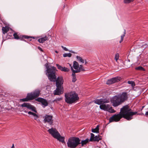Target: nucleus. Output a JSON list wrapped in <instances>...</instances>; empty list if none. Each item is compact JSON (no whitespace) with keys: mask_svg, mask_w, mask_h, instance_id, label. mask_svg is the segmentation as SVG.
I'll use <instances>...</instances> for the list:
<instances>
[{"mask_svg":"<svg viewBox=\"0 0 148 148\" xmlns=\"http://www.w3.org/2000/svg\"><path fill=\"white\" fill-rule=\"evenodd\" d=\"M69 51L72 53H75V52L73 51L72 50H69Z\"/></svg>","mask_w":148,"mask_h":148,"instance_id":"nucleus-48","label":"nucleus"},{"mask_svg":"<svg viewBox=\"0 0 148 148\" xmlns=\"http://www.w3.org/2000/svg\"><path fill=\"white\" fill-rule=\"evenodd\" d=\"M2 30L3 33L5 34L7 33L9 30V27H3L2 28Z\"/></svg>","mask_w":148,"mask_h":148,"instance_id":"nucleus-24","label":"nucleus"},{"mask_svg":"<svg viewBox=\"0 0 148 148\" xmlns=\"http://www.w3.org/2000/svg\"><path fill=\"white\" fill-rule=\"evenodd\" d=\"M48 40V37L46 36H45L44 37L41 38L38 40V41L40 43H43L46 40Z\"/></svg>","mask_w":148,"mask_h":148,"instance_id":"nucleus-21","label":"nucleus"},{"mask_svg":"<svg viewBox=\"0 0 148 148\" xmlns=\"http://www.w3.org/2000/svg\"><path fill=\"white\" fill-rule=\"evenodd\" d=\"M99 125H97L95 128L92 129V132L93 133H99Z\"/></svg>","mask_w":148,"mask_h":148,"instance_id":"nucleus-26","label":"nucleus"},{"mask_svg":"<svg viewBox=\"0 0 148 148\" xmlns=\"http://www.w3.org/2000/svg\"><path fill=\"white\" fill-rule=\"evenodd\" d=\"M119 55L118 53L116 54L115 56V59L116 60V61H117V60L119 59Z\"/></svg>","mask_w":148,"mask_h":148,"instance_id":"nucleus-41","label":"nucleus"},{"mask_svg":"<svg viewBox=\"0 0 148 148\" xmlns=\"http://www.w3.org/2000/svg\"><path fill=\"white\" fill-rule=\"evenodd\" d=\"M47 131L54 138H56V128L52 127L49 129Z\"/></svg>","mask_w":148,"mask_h":148,"instance_id":"nucleus-17","label":"nucleus"},{"mask_svg":"<svg viewBox=\"0 0 148 148\" xmlns=\"http://www.w3.org/2000/svg\"><path fill=\"white\" fill-rule=\"evenodd\" d=\"M65 1H66V0H65Z\"/></svg>","mask_w":148,"mask_h":148,"instance_id":"nucleus-56","label":"nucleus"},{"mask_svg":"<svg viewBox=\"0 0 148 148\" xmlns=\"http://www.w3.org/2000/svg\"><path fill=\"white\" fill-rule=\"evenodd\" d=\"M120 77H116L108 79L107 81L106 84L108 85H111L118 82L120 80Z\"/></svg>","mask_w":148,"mask_h":148,"instance_id":"nucleus-10","label":"nucleus"},{"mask_svg":"<svg viewBox=\"0 0 148 148\" xmlns=\"http://www.w3.org/2000/svg\"><path fill=\"white\" fill-rule=\"evenodd\" d=\"M79 70L80 72L81 71H85V70L84 69V68L83 67V66L82 65H80L79 66Z\"/></svg>","mask_w":148,"mask_h":148,"instance_id":"nucleus-32","label":"nucleus"},{"mask_svg":"<svg viewBox=\"0 0 148 148\" xmlns=\"http://www.w3.org/2000/svg\"><path fill=\"white\" fill-rule=\"evenodd\" d=\"M40 91L38 89L36 90L34 92L28 93L32 100L38 97L40 94Z\"/></svg>","mask_w":148,"mask_h":148,"instance_id":"nucleus-9","label":"nucleus"},{"mask_svg":"<svg viewBox=\"0 0 148 148\" xmlns=\"http://www.w3.org/2000/svg\"><path fill=\"white\" fill-rule=\"evenodd\" d=\"M53 94H54V95H56V90H55L54 91Z\"/></svg>","mask_w":148,"mask_h":148,"instance_id":"nucleus-49","label":"nucleus"},{"mask_svg":"<svg viewBox=\"0 0 148 148\" xmlns=\"http://www.w3.org/2000/svg\"><path fill=\"white\" fill-rule=\"evenodd\" d=\"M67 144L68 147L75 148L80 144V139L77 137H71L68 139Z\"/></svg>","mask_w":148,"mask_h":148,"instance_id":"nucleus-4","label":"nucleus"},{"mask_svg":"<svg viewBox=\"0 0 148 148\" xmlns=\"http://www.w3.org/2000/svg\"><path fill=\"white\" fill-rule=\"evenodd\" d=\"M23 37L25 39H29L30 38H34L33 37H31L30 36H26V35H24L23 36Z\"/></svg>","mask_w":148,"mask_h":148,"instance_id":"nucleus-42","label":"nucleus"},{"mask_svg":"<svg viewBox=\"0 0 148 148\" xmlns=\"http://www.w3.org/2000/svg\"><path fill=\"white\" fill-rule=\"evenodd\" d=\"M76 70H74L73 68V67H71V70L72 72V74H73L74 75H76L75 73H79L80 72V71L78 69H76Z\"/></svg>","mask_w":148,"mask_h":148,"instance_id":"nucleus-25","label":"nucleus"},{"mask_svg":"<svg viewBox=\"0 0 148 148\" xmlns=\"http://www.w3.org/2000/svg\"><path fill=\"white\" fill-rule=\"evenodd\" d=\"M32 99L30 98V97L29 94H28L27 96L25 98H23L22 99H20L21 101H29L31 100Z\"/></svg>","mask_w":148,"mask_h":148,"instance_id":"nucleus-22","label":"nucleus"},{"mask_svg":"<svg viewBox=\"0 0 148 148\" xmlns=\"http://www.w3.org/2000/svg\"><path fill=\"white\" fill-rule=\"evenodd\" d=\"M72 82H75L77 81V79L76 75H74L73 74H72Z\"/></svg>","mask_w":148,"mask_h":148,"instance_id":"nucleus-29","label":"nucleus"},{"mask_svg":"<svg viewBox=\"0 0 148 148\" xmlns=\"http://www.w3.org/2000/svg\"><path fill=\"white\" fill-rule=\"evenodd\" d=\"M125 34H126V31L125 29L123 34L121 36V39L120 41L119 42L120 43H121L123 41V38H124V37H125Z\"/></svg>","mask_w":148,"mask_h":148,"instance_id":"nucleus-30","label":"nucleus"},{"mask_svg":"<svg viewBox=\"0 0 148 148\" xmlns=\"http://www.w3.org/2000/svg\"><path fill=\"white\" fill-rule=\"evenodd\" d=\"M107 111L111 113H115L116 112L115 110L113 109V108L112 107H110L109 106L108 107V109H107Z\"/></svg>","mask_w":148,"mask_h":148,"instance_id":"nucleus-27","label":"nucleus"},{"mask_svg":"<svg viewBox=\"0 0 148 148\" xmlns=\"http://www.w3.org/2000/svg\"><path fill=\"white\" fill-rule=\"evenodd\" d=\"M73 66L74 69L76 70L77 69L79 68V64L76 61H74L73 62Z\"/></svg>","mask_w":148,"mask_h":148,"instance_id":"nucleus-23","label":"nucleus"},{"mask_svg":"<svg viewBox=\"0 0 148 148\" xmlns=\"http://www.w3.org/2000/svg\"><path fill=\"white\" fill-rule=\"evenodd\" d=\"M46 127L47 128H49V127H47V125H46Z\"/></svg>","mask_w":148,"mask_h":148,"instance_id":"nucleus-54","label":"nucleus"},{"mask_svg":"<svg viewBox=\"0 0 148 148\" xmlns=\"http://www.w3.org/2000/svg\"><path fill=\"white\" fill-rule=\"evenodd\" d=\"M108 106H110L108 104L106 105V104H102L99 107L101 109L107 111Z\"/></svg>","mask_w":148,"mask_h":148,"instance_id":"nucleus-20","label":"nucleus"},{"mask_svg":"<svg viewBox=\"0 0 148 148\" xmlns=\"http://www.w3.org/2000/svg\"><path fill=\"white\" fill-rule=\"evenodd\" d=\"M134 0H124V2L125 3H129L133 2Z\"/></svg>","mask_w":148,"mask_h":148,"instance_id":"nucleus-39","label":"nucleus"},{"mask_svg":"<svg viewBox=\"0 0 148 148\" xmlns=\"http://www.w3.org/2000/svg\"><path fill=\"white\" fill-rule=\"evenodd\" d=\"M36 100L42 103L43 106V107H45L48 105V103L47 100L44 99L39 97L37 98L36 99Z\"/></svg>","mask_w":148,"mask_h":148,"instance_id":"nucleus-14","label":"nucleus"},{"mask_svg":"<svg viewBox=\"0 0 148 148\" xmlns=\"http://www.w3.org/2000/svg\"><path fill=\"white\" fill-rule=\"evenodd\" d=\"M24 112L26 113L27 112L28 114L29 115L33 116L34 117V119L35 120H36L39 117L36 114L31 111L27 112L25 110Z\"/></svg>","mask_w":148,"mask_h":148,"instance_id":"nucleus-18","label":"nucleus"},{"mask_svg":"<svg viewBox=\"0 0 148 148\" xmlns=\"http://www.w3.org/2000/svg\"><path fill=\"white\" fill-rule=\"evenodd\" d=\"M56 65L57 66L58 68L61 71H62L63 67L62 66H61L60 65L58 64H56Z\"/></svg>","mask_w":148,"mask_h":148,"instance_id":"nucleus-40","label":"nucleus"},{"mask_svg":"<svg viewBox=\"0 0 148 148\" xmlns=\"http://www.w3.org/2000/svg\"><path fill=\"white\" fill-rule=\"evenodd\" d=\"M69 69L68 68L64 66L63 67L62 71H63L65 72H67L69 71Z\"/></svg>","mask_w":148,"mask_h":148,"instance_id":"nucleus-36","label":"nucleus"},{"mask_svg":"<svg viewBox=\"0 0 148 148\" xmlns=\"http://www.w3.org/2000/svg\"><path fill=\"white\" fill-rule=\"evenodd\" d=\"M56 139L62 143H65L64 141L65 137L61 136L58 131L56 130Z\"/></svg>","mask_w":148,"mask_h":148,"instance_id":"nucleus-13","label":"nucleus"},{"mask_svg":"<svg viewBox=\"0 0 148 148\" xmlns=\"http://www.w3.org/2000/svg\"><path fill=\"white\" fill-rule=\"evenodd\" d=\"M46 68V73L48 78L51 82L56 81V67L51 66L49 63L45 65Z\"/></svg>","mask_w":148,"mask_h":148,"instance_id":"nucleus-3","label":"nucleus"},{"mask_svg":"<svg viewBox=\"0 0 148 148\" xmlns=\"http://www.w3.org/2000/svg\"><path fill=\"white\" fill-rule=\"evenodd\" d=\"M90 135H91V137H90V140H89V141H93L92 139H93V138H94V137H95V135L93 134L92 133H91Z\"/></svg>","mask_w":148,"mask_h":148,"instance_id":"nucleus-38","label":"nucleus"},{"mask_svg":"<svg viewBox=\"0 0 148 148\" xmlns=\"http://www.w3.org/2000/svg\"><path fill=\"white\" fill-rule=\"evenodd\" d=\"M93 102L95 103L100 105L105 103H108L109 101L106 99H96Z\"/></svg>","mask_w":148,"mask_h":148,"instance_id":"nucleus-12","label":"nucleus"},{"mask_svg":"<svg viewBox=\"0 0 148 148\" xmlns=\"http://www.w3.org/2000/svg\"><path fill=\"white\" fill-rule=\"evenodd\" d=\"M69 66L71 67H71H72L71 66V64H69Z\"/></svg>","mask_w":148,"mask_h":148,"instance_id":"nucleus-52","label":"nucleus"},{"mask_svg":"<svg viewBox=\"0 0 148 148\" xmlns=\"http://www.w3.org/2000/svg\"><path fill=\"white\" fill-rule=\"evenodd\" d=\"M99 136H95L93 139H92L93 141H99L101 139V138L99 137Z\"/></svg>","mask_w":148,"mask_h":148,"instance_id":"nucleus-28","label":"nucleus"},{"mask_svg":"<svg viewBox=\"0 0 148 148\" xmlns=\"http://www.w3.org/2000/svg\"><path fill=\"white\" fill-rule=\"evenodd\" d=\"M21 106L22 107H26L27 108V109L32 111L36 113L37 112L36 108L29 103L25 102L22 104L21 105Z\"/></svg>","mask_w":148,"mask_h":148,"instance_id":"nucleus-7","label":"nucleus"},{"mask_svg":"<svg viewBox=\"0 0 148 148\" xmlns=\"http://www.w3.org/2000/svg\"><path fill=\"white\" fill-rule=\"evenodd\" d=\"M127 83L129 84H131L132 87H134L135 86V82L133 81H129L127 82Z\"/></svg>","mask_w":148,"mask_h":148,"instance_id":"nucleus-37","label":"nucleus"},{"mask_svg":"<svg viewBox=\"0 0 148 148\" xmlns=\"http://www.w3.org/2000/svg\"><path fill=\"white\" fill-rule=\"evenodd\" d=\"M76 58L79 61H80L82 63H84V60L81 57L78 56H77Z\"/></svg>","mask_w":148,"mask_h":148,"instance_id":"nucleus-31","label":"nucleus"},{"mask_svg":"<svg viewBox=\"0 0 148 148\" xmlns=\"http://www.w3.org/2000/svg\"><path fill=\"white\" fill-rule=\"evenodd\" d=\"M89 141L88 138H87L84 140H82L81 141L80 140V144H81V146L83 147L84 145H86Z\"/></svg>","mask_w":148,"mask_h":148,"instance_id":"nucleus-19","label":"nucleus"},{"mask_svg":"<svg viewBox=\"0 0 148 148\" xmlns=\"http://www.w3.org/2000/svg\"><path fill=\"white\" fill-rule=\"evenodd\" d=\"M63 82L64 80L62 76H60L56 78V86H62Z\"/></svg>","mask_w":148,"mask_h":148,"instance_id":"nucleus-16","label":"nucleus"},{"mask_svg":"<svg viewBox=\"0 0 148 148\" xmlns=\"http://www.w3.org/2000/svg\"><path fill=\"white\" fill-rule=\"evenodd\" d=\"M43 121L44 123H47L50 125L51 126L53 125V120L52 116L46 115Z\"/></svg>","mask_w":148,"mask_h":148,"instance_id":"nucleus-8","label":"nucleus"},{"mask_svg":"<svg viewBox=\"0 0 148 148\" xmlns=\"http://www.w3.org/2000/svg\"><path fill=\"white\" fill-rule=\"evenodd\" d=\"M62 99V98L61 97L60 98H56V101H59Z\"/></svg>","mask_w":148,"mask_h":148,"instance_id":"nucleus-44","label":"nucleus"},{"mask_svg":"<svg viewBox=\"0 0 148 148\" xmlns=\"http://www.w3.org/2000/svg\"><path fill=\"white\" fill-rule=\"evenodd\" d=\"M72 56V54L71 53H65L63 55V56L64 57H71Z\"/></svg>","mask_w":148,"mask_h":148,"instance_id":"nucleus-35","label":"nucleus"},{"mask_svg":"<svg viewBox=\"0 0 148 148\" xmlns=\"http://www.w3.org/2000/svg\"><path fill=\"white\" fill-rule=\"evenodd\" d=\"M36 121H37V122H40V121L39 119H37L36 120Z\"/></svg>","mask_w":148,"mask_h":148,"instance_id":"nucleus-50","label":"nucleus"},{"mask_svg":"<svg viewBox=\"0 0 148 148\" xmlns=\"http://www.w3.org/2000/svg\"><path fill=\"white\" fill-rule=\"evenodd\" d=\"M0 19L1 20V15L0 14Z\"/></svg>","mask_w":148,"mask_h":148,"instance_id":"nucleus-53","label":"nucleus"},{"mask_svg":"<svg viewBox=\"0 0 148 148\" xmlns=\"http://www.w3.org/2000/svg\"><path fill=\"white\" fill-rule=\"evenodd\" d=\"M62 48L65 51H69V50H68V49H67L66 47H64V46H61Z\"/></svg>","mask_w":148,"mask_h":148,"instance_id":"nucleus-43","label":"nucleus"},{"mask_svg":"<svg viewBox=\"0 0 148 148\" xmlns=\"http://www.w3.org/2000/svg\"><path fill=\"white\" fill-rule=\"evenodd\" d=\"M135 69L137 70H141L144 71V69L142 66H139L135 68Z\"/></svg>","mask_w":148,"mask_h":148,"instance_id":"nucleus-34","label":"nucleus"},{"mask_svg":"<svg viewBox=\"0 0 148 148\" xmlns=\"http://www.w3.org/2000/svg\"><path fill=\"white\" fill-rule=\"evenodd\" d=\"M56 53H58V52L57 51H56Z\"/></svg>","mask_w":148,"mask_h":148,"instance_id":"nucleus-55","label":"nucleus"},{"mask_svg":"<svg viewBox=\"0 0 148 148\" xmlns=\"http://www.w3.org/2000/svg\"><path fill=\"white\" fill-rule=\"evenodd\" d=\"M64 97L65 101L69 104L75 103L79 99L78 94L74 92L66 93Z\"/></svg>","mask_w":148,"mask_h":148,"instance_id":"nucleus-2","label":"nucleus"},{"mask_svg":"<svg viewBox=\"0 0 148 148\" xmlns=\"http://www.w3.org/2000/svg\"><path fill=\"white\" fill-rule=\"evenodd\" d=\"M118 96L122 103L127 98V95L126 92H123L121 95Z\"/></svg>","mask_w":148,"mask_h":148,"instance_id":"nucleus-15","label":"nucleus"},{"mask_svg":"<svg viewBox=\"0 0 148 148\" xmlns=\"http://www.w3.org/2000/svg\"><path fill=\"white\" fill-rule=\"evenodd\" d=\"M38 49H39V50H40V51H43V50H42V49L40 47H38Z\"/></svg>","mask_w":148,"mask_h":148,"instance_id":"nucleus-45","label":"nucleus"},{"mask_svg":"<svg viewBox=\"0 0 148 148\" xmlns=\"http://www.w3.org/2000/svg\"><path fill=\"white\" fill-rule=\"evenodd\" d=\"M112 105L114 107H117L122 104V102L118 96H115L112 97L110 100Z\"/></svg>","mask_w":148,"mask_h":148,"instance_id":"nucleus-5","label":"nucleus"},{"mask_svg":"<svg viewBox=\"0 0 148 148\" xmlns=\"http://www.w3.org/2000/svg\"><path fill=\"white\" fill-rule=\"evenodd\" d=\"M64 92L63 86H56V95H60Z\"/></svg>","mask_w":148,"mask_h":148,"instance_id":"nucleus-11","label":"nucleus"},{"mask_svg":"<svg viewBox=\"0 0 148 148\" xmlns=\"http://www.w3.org/2000/svg\"><path fill=\"white\" fill-rule=\"evenodd\" d=\"M87 63L86 61V60H85V64H87Z\"/></svg>","mask_w":148,"mask_h":148,"instance_id":"nucleus-51","label":"nucleus"},{"mask_svg":"<svg viewBox=\"0 0 148 148\" xmlns=\"http://www.w3.org/2000/svg\"><path fill=\"white\" fill-rule=\"evenodd\" d=\"M13 36L14 38L16 39H19L21 38V37L19 36L16 33H15L13 34Z\"/></svg>","mask_w":148,"mask_h":148,"instance_id":"nucleus-33","label":"nucleus"},{"mask_svg":"<svg viewBox=\"0 0 148 148\" xmlns=\"http://www.w3.org/2000/svg\"><path fill=\"white\" fill-rule=\"evenodd\" d=\"M11 148H14V144H12Z\"/></svg>","mask_w":148,"mask_h":148,"instance_id":"nucleus-46","label":"nucleus"},{"mask_svg":"<svg viewBox=\"0 0 148 148\" xmlns=\"http://www.w3.org/2000/svg\"><path fill=\"white\" fill-rule=\"evenodd\" d=\"M145 115L146 116L148 115V111L146 112Z\"/></svg>","mask_w":148,"mask_h":148,"instance_id":"nucleus-47","label":"nucleus"},{"mask_svg":"<svg viewBox=\"0 0 148 148\" xmlns=\"http://www.w3.org/2000/svg\"><path fill=\"white\" fill-rule=\"evenodd\" d=\"M123 118V116L120 113L117 114H114L109 119V122L111 123L113 122H117L119 121L120 119Z\"/></svg>","mask_w":148,"mask_h":148,"instance_id":"nucleus-6","label":"nucleus"},{"mask_svg":"<svg viewBox=\"0 0 148 148\" xmlns=\"http://www.w3.org/2000/svg\"><path fill=\"white\" fill-rule=\"evenodd\" d=\"M132 110L130 108L128 105L124 106L122 108L120 112L123 118L128 121H130L133 119V116L137 114L136 112H132Z\"/></svg>","mask_w":148,"mask_h":148,"instance_id":"nucleus-1","label":"nucleus"}]
</instances>
